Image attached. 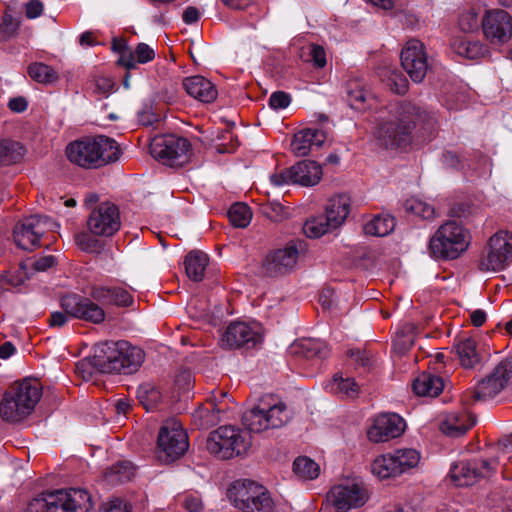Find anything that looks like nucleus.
<instances>
[{"mask_svg":"<svg viewBox=\"0 0 512 512\" xmlns=\"http://www.w3.org/2000/svg\"><path fill=\"white\" fill-rule=\"evenodd\" d=\"M144 361V352L129 342L107 341L97 345L90 360H83L78 369L92 376L94 370L100 373L133 374Z\"/></svg>","mask_w":512,"mask_h":512,"instance_id":"1","label":"nucleus"},{"mask_svg":"<svg viewBox=\"0 0 512 512\" xmlns=\"http://www.w3.org/2000/svg\"><path fill=\"white\" fill-rule=\"evenodd\" d=\"M418 118L419 109L411 103H390L378 118L374 131L377 144L386 149L406 147Z\"/></svg>","mask_w":512,"mask_h":512,"instance_id":"2","label":"nucleus"},{"mask_svg":"<svg viewBox=\"0 0 512 512\" xmlns=\"http://www.w3.org/2000/svg\"><path fill=\"white\" fill-rule=\"evenodd\" d=\"M65 152L71 163L86 169L102 167L120 156L117 142L103 135L75 140L67 145Z\"/></svg>","mask_w":512,"mask_h":512,"instance_id":"3","label":"nucleus"},{"mask_svg":"<svg viewBox=\"0 0 512 512\" xmlns=\"http://www.w3.org/2000/svg\"><path fill=\"white\" fill-rule=\"evenodd\" d=\"M471 243L470 231L457 220L441 224L429 240L428 249L434 259L455 260Z\"/></svg>","mask_w":512,"mask_h":512,"instance_id":"4","label":"nucleus"},{"mask_svg":"<svg viewBox=\"0 0 512 512\" xmlns=\"http://www.w3.org/2000/svg\"><path fill=\"white\" fill-rule=\"evenodd\" d=\"M42 396L41 385L37 380L25 379L12 386L0 402V416L7 422H20L28 417Z\"/></svg>","mask_w":512,"mask_h":512,"instance_id":"5","label":"nucleus"},{"mask_svg":"<svg viewBox=\"0 0 512 512\" xmlns=\"http://www.w3.org/2000/svg\"><path fill=\"white\" fill-rule=\"evenodd\" d=\"M291 419V412L282 401L272 397L261 398L252 408L242 414V424L250 433H262L278 429Z\"/></svg>","mask_w":512,"mask_h":512,"instance_id":"6","label":"nucleus"},{"mask_svg":"<svg viewBox=\"0 0 512 512\" xmlns=\"http://www.w3.org/2000/svg\"><path fill=\"white\" fill-rule=\"evenodd\" d=\"M252 445L249 432L233 425H223L210 432L206 440L207 451L221 460L245 454Z\"/></svg>","mask_w":512,"mask_h":512,"instance_id":"7","label":"nucleus"},{"mask_svg":"<svg viewBox=\"0 0 512 512\" xmlns=\"http://www.w3.org/2000/svg\"><path fill=\"white\" fill-rule=\"evenodd\" d=\"M228 498L243 512H274L275 504L267 489L251 480H237L228 489Z\"/></svg>","mask_w":512,"mask_h":512,"instance_id":"8","label":"nucleus"},{"mask_svg":"<svg viewBox=\"0 0 512 512\" xmlns=\"http://www.w3.org/2000/svg\"><path fill=\"white\" fill-rule=\"evenodd\" d=\"M63 312L56 311L51 314L50 325L61 327L68 321V316L99 324L105 319L104 309L92 299L78 295L68 294L61 299Z\"/></svg>","mask_w":512,"mask_h":512,"instance_id":"9","label":"nucleus"},{"mask_svg":"<svg viewBox=\"0 0 512 512\" xmlns=\"http://www.w3.org/2000/svg\"><path fill=\"white\" fill-rule=\"evenodd\" d=\"M60 225L47 216L31 215L20 220L13 229L15 244L25 251L39 246L40 239L47 230L58 229Z\"/></svg>","mask_w":512,"mask_h":512,"instance_id":"10","label":"nucleus"},{"mask_svg":"<svg viewBox=\"0 0 512 512\" xmlns=\"http://www.w3.org/2000/svg\"><path fill=\"white\" fill-rule=\"evenodd\" d=\"M157 446L160 457L166 461H173L185 454L189 448V441L182 424L177 419H168L160 427Z\"/></svg>","mask_w":512,"mask_h":512,"instance_id":"11","label":"nucleus"},{"mask_svg":"<svg viewBox=\"0 0 512 512\" xmlns=\"http://www.w3.org/2000/svg\"><path fill=\"white\" fill-rule=\"evenodd\" d=\"M151 154L163 164L182 166L188 160L189 142L176 135L156 137L150 146Z\"/></svg>","mask_w":512,"mask_h":512,"instance_id":"12","label":"nucleus"},{"mask_svg":"<svg viewBox=\"0 0 512 512\" xmlns=\"http://www.w3.org/2000/svg\"><path fill=\"white\" fill-rule=\"evenodd\" d=\"M512 262V235L500 231L489 240L487 254L481 259L479 268L485 272H499Z\"/></svg>","mask_w":512,"mask_h":512,"instance_id":"13","label":"nucleus"},{"mask_svg":"<svg viewBox=\"0 0 512 512\" xmlns=\"http://www.w3.org/2000/svg\"><path fill=\"white\" fill-rule=\"evenodd\" d=\"M497 463L498 461L495 458L461 460L451 466L449 477L456 486H469L476 483L480 478L491 475Z\"/></svg>","mask_w":512,"mask_h":512,"instance_id":"14","label":"nucleus"},{"mask_svg":"<svg viewBox=\"0 0 512 512\" xmlns=\"http://www.w3.org/2000/svg\"><path fill=\"white\" fill-rule=\"evenodd\" d=\"M401 65L412 81L420 83L424 80L430 64L424 44L417 39L406 42L400 55Z\"/></svg>","mask_w":512,"mask_h":512,"instance_id":"15","label":"nucleus"},{"mask_svg":"<svg viewBox=\"0 0 512 512\" xmlns=\"http://www.w3.org/2000/svg\"><path fill=\"white\" fill-rule=\"evenodd\" d=\"M262 341L260 327L257 324L235 321L230 323L221 337V345L224 348L252 349Z\"/></svg>","mask_w":512,"mask_h":512,"instance_id":"16","label":"nucleus"},{"mask_svg":"<svg viewBox=\"0 0 512 512\" xmlns=\"http://www.w3.org/2000/svg\"><path fill=\"white\" fill-rule=\"evenodd\" d=\"M512 378V361H501L492 372L475 387L472 396L476 400L487 401L497 396Z\"/></svg>","mask_w":512,"mask_h":512,"instance_id":"17","label":"nucleus"},{"mask_svg":"<svg viewBox=\"0 0 512 512\" xmlns=\"http://www.w3.org/2000/svg\"><path fill=\"white\" fill-rule=\"evenodd\" d=\"M89 231L97 236L109 237L116 233L121 226L120 212L116 205L103 202L94 209L88 220Z\"/></svg>","mask_w":512,"mask_h":512,"instance_id":"18","label":"nucleus"},{"mask_svg":"<svg viewBox=\"0 0 512 512\" xmlns=\"http://www.w3.org/2000/svg\"><path fill=\"white\" fill-rule=\"evenodd\" d=\"M328 500L338 512H346L363 506L367 495L358 483L347 480L330 489Z\"/></svg>","mask_w":512,"mask_h":512,"instance_id":"19","label":"nucleus"},{"mask_svg":"<svg viewBox=\"0 0 512 512\" xmlns=\"http://www.w3.org/2000/svg\"><path fill=\"white\" fill-rule=\"evenodd\" d=\"M482 29L492 44H504L512 36V17L504 10L488 11L482 19Z\"/></svg>","mask_w":512,"mask_h":512,"instance_id":"20","label":"nucleus"},{"mask_svg":"<svg viewBox=\"0 0 512 512\" xmlns=\"http://www.w3.org/2000/svg\"><path fill=\"white\" fill-rule=\"evenodd\" d=\"M298 258V248L295 244H289L266 256L263 262L264 272L271 277L285 275L295 268Z\"/></svg>","mask_w":512,"mask_h":512,"instance_id":"21","label":"nucleus"},{"mask_svg":"<svg viewBox=\"0 0 512 512\" xmlns=\"http://www.w3.org/2000/svg\"><path fill=\"white\" fill-rule=\"evenodd\" d=\"M404 419L396 413H384L374 419L367 435L375 443L386 442L399 437L405 430Z\"/></svg>","mask_w":512,"mask_h":512,"instance_id":"22","label":"nucleus"},{"mask_svg":"<svg viewBox=\"0 0 512 512\" xmlns=\"http://www.w3.org/2000/svg\"><path fill=\"white\" fill-rule=\"evenodd\" d=\"M59 512H89L92 508L91 497L84 489L55 490Z\"/></svg>","mask_w":512,"mask_h":512,"instance_id":"23","label":"nucleus"},{"mask_svg":"<svg viewBox=\"0 0 512 512\" xmlns=\"http://www.w3.org/2000/svg\"><path fill=\"white\" fill-rule=\"evenodd\" d=\"M326 140L325 132L317 127H309L295 133L291 148L296 156L308 155L313 149L320 148Z\"/></svg>","mask_w":512,"mask_h":512,"instance_id":"24","label":"nucleus"},{"mask_svg":"<svg viewBox=\"0 0 512 512\" xmlns=\"http://www.w3.org/2000/svg\"><path fill=\"white\" fill-rule=\"evenodd\" d=\"M90 295L93 300L103 305L129 306L133 302L128 290L116 286L94 285Z\"/></svg>","mask_w":512,"mask_h":512,"instance_id":"25","label":"nucleus"},{"mask_svg":"<svg viewBox=\"0 0 512 512\" xmlns=\"http://www.w3.org/2000/svg\"><path fill=\"white\" fill-rule=\"evenodd\" d=\"M187 94L202 103L213 102L218 95L215 85L203 76L187 77L183 81Z\"/></svg>","mask_w":512,"mask_h":512,"instance_id":"26","label":"nucleus"},{"mask_svg":"<svg viewBox=\"0 0 512 512\" xmlns=\"http://www.w3.org/2000/svg\"><path fill=\"white\" fill-rule=\"evenodd\" d=\"M349 106L354 110H363L371 100V94L363 78L352 77L345 86Z\"/></svg>","mask_w":512,"mask_h":512,"instance_id":"27","label":"nucleus"},{"mask_svg":"<svg viewBox=\"0 0 512 512\" xmlns=\"http://www.w3.org/2000/svg\"><path fill=\"white\" fill-rule=\"evenodd\" d=\"M295 185L314 186L322 178V167L315 161L302 160L292 166Z\"/></svg>","mask_w":512,"mask_h":512,"instance_id":"28","label":"nucleus"},{"mask_svg":"<svg viewBox=\"0 0 512 512\" xmlns=\"http://www.w3.org/2000/svg\"><path fill=\"white\" fill-rule=\"evenodd\" d=\"M351 200L346 194L332 197L326 206L325 215L336 229L347 219L350 213Z\"/></svg>","mask_w":512,"mask_h":512,"instance_id":"29","label":"nucleus"},{"mask_svg":"<svg viewBox=\"0 0 512 512\" xmlns=\"http://www.w3.org/2000/svg\"><path fill=\"white\" fill-rule=\"evenodd\" d=\"M451 46L457 55L469 60L481 59L488 53V49L481 41L468 37L454 39Z\"/></svg>","mask_w":512,"mask_h":512,"instance_id":"30","label":"nucleus"},{"mask_svg":"<svg viewBox=\"0 0 512 512\" xmlns=\"http://www.w3.org/2000/svg\"><path fill=\"white\" fill-rule=\"evenodd\" d=\"M155 58L154 49L146 43H139L134 51H124L118 63L127 70L135 69L138 64H146Z\"/></svg>","mask_w":512,"mask_h":512,"instance_id":"31","label":"nucleus"},{"mask_svg":"<svg viewBox=\"0 0 512 512\" xmlns=\"http://www.w3.org/2000/svg\"><path fill=\"white\" fill-rule=\"evenodd\" d=\"M475 420L466 413H450L441 424V431L450 437H459L467 432Z\"/></svg>","mask_w":512,"mask_h":512,"instance_id":"32","label":"nucleus"},{"mask_svg":"<svg viewBox=\"0 0 512 512\" xmlns=\"http://www.w3.org/2000/svg\"><path fill=\"white\" fill-rule=\"evenodd\" d=\"M413 391L419 396L435 397L443 388V379L431 373H422L413 381Z\"/></svg>","mask_w":512,"mask_h":512,"instance_id":"33","label":"nucleus"},{"mask_svg":"<svg viewBox=\"0 0 512 512\" xmlns=\"http://www.w3.org/2000/svg\"><path fill=\"white\" fill-rule=\"evenodd\" d=\"M291 352L305 358H324L328 355V349L324 342L315 339H301L291 346Z\"/></svg>","mask_w":512,"mask_h":512,"instance_id":"34","label":"nucleus"},{"mask_svg":"<svg viewBox=\"0 0 512 512\" xmlns=\"http://www.w3.org/2000/svg\"><path fill=\"white\" fill-rule=\"evenodd\" d=\"M455 350L461 365L465 368H473L480 361L477 343L473 338L461 339L455 345Z\"/></svg>","mask_w":512,"mask_h":512,"instance_id":"35","label":"nucleus"},{"mask_svg":"<svg viewBox=\"0 0 512 512\" xmlns=\"http://www.w3.org/2000/svg\"><path fill=\"white\" fill-rule=\"evenodd\" d=\"M135 473V468L129 461L113 464L104 474V480L109 485H118L129 481Z\"/></svg>","mask_w":512,"mask_h":512,"instance_id":"36","label":"nucleus"},{"mask_svg":"<svg viewBox=\"0 0 512 512\" xmlns=\"http://www.w3.org/2000/svg\"><path fill=\"white\" fill-rule=\"evenodd\" d=\"M208 264L207 254L200 251H191L185 259V269L188 277L194 281H201Z\"/></svg>","mask_w":512,"mask_h":512,"instance_id":"37","label":"nucleus"},{"mask_svg":"<svg viewBox=\"0 0 512 512\" xmlns=\"http://www.w3.org/2000/svg\"><path fill=\"white\" fill-rule=\"evenodd\" d=\"M391 456L396 463L400 474L417 467L420 462V452L414 448H400L391 453Z\"/></svg>","mask_w":512,"mask_h":512,"instance_id":"38","label":"nucleus"},{"mask_svg":"<svg viewBox=\"0 0 512 512\" xmlns=\"http://www.w3.org/2000/svg\"><path fill=\"white\" fill-rule=\"evenodd\" d=\"M396 222L391 215H379L364 225L365 234L377 237H384L395 228Z\"/></svg>","mask_w":512,"mask_h":512,"instance_id":"39","label":"nucleus"},{"mask_svg":"<svg viewBox=\"0 0 512 512\" xmlns=\"http://www.w3.org/2000/svg\"><path fill=\"white\" fill-rule=\"evenodd\" d=\"M326 388L336 395L352 398L358 394L359 386L353 378H344L340 374H335L333 379L327 384Z\"/></svg>","mask_w":512,"mask_h":512,"instance_id":"40","label":"nucleus"},{"mask_svg":"<svg viewBox=\"0 0 512 512\" xmlns=\"http://www.w3.org/2000/svg\"><path fill=\"white\" fill-rule=\"evenodd\" d=\"M373 475L379 479H387L400 475L399 469L394 462L391 453L376 457L371 465Z\"/></svg>","mask_w":512,"mask_h":512,"instance_id":"41","label":"nucleus"},{"mask_svg":"<svg viewBox=\"0 0 512 512\" xmlns=\"http://www.w3.org/2000/svg\"><path fill=\"white\" fill-rule=\"evenodd\" d=\"M30 78L38 83L50 85L58 81L57 72L49 65L42 62H34L27 69Z\"/></svg>","mask_w":512,"mask_h":512,"instance_id":"42","label":"nucleus"},{"mask_svg":"<svg viewBox=\"0 0 512 512\" xmlns=\"http://www.w3.org/2000/svg\"><path fill=\"white\" fill-rule=\"evenodd\" d=\"M25 154L24 147L16 141L0 140V164H12L19 162Z\"/></svg>","mask_w":512,"mask_h":512,"instance_id":"43","label":"nucleus"},{"mask_svg":"<svg viewBox=\"0 0 512 512\" xmlns=\"http://www.w3.org/2000/svg\"><path fill=\"white\" fill-rule=\"evenodd\" d=\"M335 229L325 214L313 217L303 225V232L309 238H319Z\"/></svg>","mask_w":512,"mask_h":512,"instance_id":"44","label":"nucleus"},{"mask_svg":"<svg viewBox=\"0 0 512 512\" xmlns=\"http://www.w3.org/2000/svg\"><path fill=\"white\" fill-rule=\"evenodd\" d=\"M55 492H47L33 498L27 506V512H59Z\"/></svg>","mask_w":512,"mask_h":512,"instance_id":"45","label":"nucleus"},{"mask_svg":"<svg viewBox=\"0 0 512 512\" xmlns=\"http://www.w3.org/2000/svg\"><path fill=\"white\" fill-rule=\"evenodd\" d=\"M293 471L302 480H313L319 476V465L309 457L300 456L294 460Z\"/></svg>","mask_w":512,"mask_h":512,"instance_id":"46","label":"nucleus"},{"mask_svg":"<svg viewBox=\"0 0 512 512\" xmlns=\"http://www.w3.org/2000/svg\"><path fill=\"white\" fill-rule=\"evenodd\" d=\"M137 398L146 410L149 411L161 401L162 394L155 384L146 382L138 387Z\"/></svg>","mask_w":512,"mask_h":512,"instance_id":"47","label":"nucleus"},{"mask_svg":"<svg viewBox=\"0 0 512 512\" xmlns=\"http://www.w3.org/2000/svg\"><path fill=\"white\" fill-rule=\"evenodd\" d=\"M228 217L233 226L245 228L251 222L252 212L246 204L236 203L229 208Z\"/></svg>","mask_w":512,"mask_h":512,"instance_id":"48","label":"nucleus"},{"mask_svg":"<svg viewBox=\"0 0 512 512\" xmlns=\"http://www.w3.org/2000/svg\"><path fill=\"white\" fill-rule=\"evenodd\" d=\"M404 207L407 212L415 214L423 219H430L435 214L434 207L431 204L417 197L407 199Z\"/></svg>","mask_w":512,"mask_h":512,"instance_id":"49","label":"nucleus"},{"mask_svg":"<svg viewBox=\"0 0 512 512\" xmlns=\"http://www.w3.org/2000/svg\"><path fill=\"white\" fill-rule=\"evenodd\" d=\"M262 214L273 222H281L289 217V209L277 200L267 201L261 205Z\"/></svg>","mask_w":512,"mask_h":512,"instance_id":"50","label":"nucleus"},{"mask_svg":"<svg viewBox=\"0 0 512 512\" xmlns=\"http://www.w3.org/2000/svg\"><path fill=\"white\" fill-rule=\"evenodd\" d=\"M306 49L308 53V58L306 61L311 62L316 68L325 67L327 63L326 52L322 46L317 44H310Z\"/></svg>","mask_w":512,"mask_h":512,"instance_id":"51","label":"nucleus"},{"mask_svg":"<svg viewBox=\"0 0 512 512\" xmlns=\"http://www.w3.org/2000/svg\"><path fill=\"white\" fill-rule=\"evenodd\" d=\"M479 15L475 9H469L461 14L459 26L464 32H471L478 28Z\"/></svg>","mask_w":512,"mask_h":512,"instance_id":"52","label":"nucleus"},{"mask_svg":"<svg viewBox=\"0 0 512 512\" xmlns=\"http://www.w3.org/2000/svg\"><path fill=\"white\" fill-rule=\"evenodd\" d=\"M270 182L275 187H282L285 185H295V179L292 166L290 168L282 169L279 172L273 173L269 176Z\"/></svg>","mask_w":512,"mask_h":512,"instance_id":"53","label":"nucleus"},{"mask_svg":"<svg viewBox=\"0 0 512 512\" xmlns=\"http://www.w3.org/2000/svg\"><path fill=\"white\" fill-rule=\"evenodd\" d=\"M290 102L291 98L289 94L282 91L272 93L269 98V106L274 110L285 109L289 106Z\"/></svg>","mask_w":512,"mask_h":512,"instance_id":"54","label":"nucleus"},{"mask_svg":"<svg viewBox=\"0 0 512 512\" xmlns=\"http://www.w3.org/2000/svg\"><path fill=\"white\" fill-rule=\"evenodd\" d=\"M77 246L85 251L92 252L96 249L97 241L88 233L80 232L75 236Z\"/></svg>","mask_w":512,"mask_h":512,"instance_id":"55","label":"nucleus"},{"mask_svg":"<svg viewBox=\"0 0 512 512\" xmlns=\"http://www.w3.org/2000/svg\"><path fill=\"white\" fill-rule=\"evenodd\" d=\"M131 507L119 498H113L101 505L102 512H130Z\"/></svg>","mask_w":512,"mask_h":512,"instance_id":"56","label":"nucleus"},{"mask_svg":"<svg viewBox=\"0 0 512 512\" xmlns=\"http://www.w3.org/2000/svg\"><path fill=\"white\" fill-rule=\"evenodd\" d=\"M182 506L188 512H200L203 509L202 499L196 493L185 495L182 499Z\"/></svg>","mask_w":512,"mask_h":512,"instance_id":"57","label":"nucleus"},{"mask_svg":"<svg viewBox=\"0 0 512 512\" xmlns=\"http://www.w3.org/2000/svg\"><path fill=\"white\" fill-rule=\"evenodd\" d=\"M137 118L139 123L144 126L153 125L156 121H158V116L153 111L150 104H145L143 108L138 111Z\"/></svg>","mask_w":512,"mask_h":512,"instance_id":"58","label":"nucleus"},{"mask_svg":"<svg viewBox=\"0 0 512 512\" xmlns=\"http://www.w3.org/2000/svg\"><path fill=\"white\" fill-rule=\"evenodd\" d=\"M44 6L38 0H31L26 4L25 12L29 19H35L39 17L43 12Z\"/></svg>","mask_w":512,"mask_h":512,"instance_id":"59","label":"nucleus"},{"mask_svg":"<svg viewBox=\"0 0 512 512\" xmlns=\"http://www.w3.org/2000/svg\"><path fill=\"white\" fill-rule=\"evenodd\" d=\"M442 163L443 165L451 169L463 168V165L461 164L459 157L451 151H447L443 154Z\"/></svg>","mask_w":512,"mask_h":512,"instance_id":"60","label":"nucleus"},{"mask_svg":"<svg viewBox=\"0 0 512 512\" xmlns=\"http://www.w3.org/2000/svg\"><path fill=\"white\" fill-rule=\"evenodd\" d=\"M200 18V12L193 6L187 7L182 14V20L185 24L191 25L196 23Z\"/></svg>","mask_w":512,"mask_h":512,"instance_id":"61","label":"nucleus"},{"mask_svg":"<svg viewBox=\"0 0 512 512\" xmlns=\"http://www.w3.org/2000/svg\"><path fill=\"white\" fill-rule=\"evenodd\" d=\"M8 107L13 112L21 113L27 109L28 102L24 97L19 96L10 99L8 102Z\"/></svg>","mask_w":512,"mask_h":512,"instance_id":"62","label":"nucleus"},{"mask_svg":"<svg viewBox=\"0 0 512 512\" xmlns=\"http://www.w3.org/2000/svg\"><path fill=\"white\" fill-rule=\"evenodd\" d=\"M56 262V259L52 255L43 256L34 263V268L37 271H46L49 268L53 267Z\"/></svg>","mask_w":512,"mask_h":512,"instance_id":"63","label":"nucleus"},{"mask_svg":"<svg viewBox=\"0 0 512 512\" xmlns=\"http://www.w3.org/2000/svg\"><path fill=\"white\" fill-rule=\"evenodd\" d=\"M96 88L103 95L113 91L114 84L109 78L101 77L96 80Z\"/></svg>","mask_w":512,"mask_h":512,"instance_id":"64","label":"nucleus"}]
</instances>
